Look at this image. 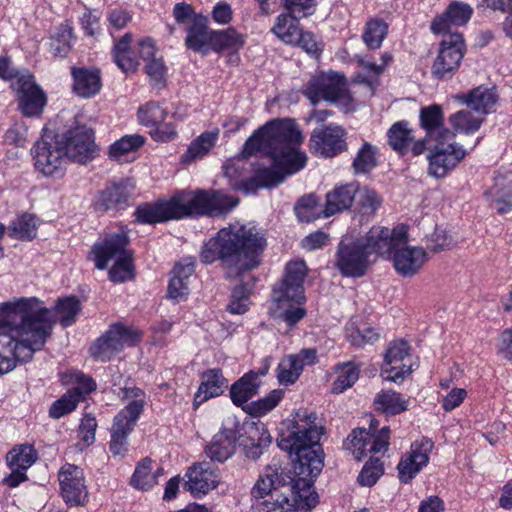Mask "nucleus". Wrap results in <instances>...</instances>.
<instances>
[{
  "label": "nucleus",
  "mask_w": 512,
  "mask_h": 512,
  "mask_svg": "<svg viewBox=\"0 0 512 512\" xmlns=\"http://www.w3.org/2000/svg\"><path fill=\"white\" fill-rule=\"evenodd\" d=\"M81 310L76 297L59 299L53 310L37 298H19L0 305V374L12 371L17 361H29L43 348L55 322L68 327Z\"/></svg>",
  "instance_id": "nucleus-1"
},
{
  "label": "nucleus",
  "mask_w": 512,
  "mask_h": 512,
  "mask_svg": "<svg viewBox=\"0 0 512 512\" xmlns=\"http://www.w3.org/2000/svg\"><path fill=\"white\" fill-rule=\"evenodd\" d=\"M302 141L300 130H256L244 145L243 157L225 162L224 174L233 188L245 193L255 186H276L305 167Z\"/></svg>",
  "instance_id": "nucleus-2"
},
{
  "label": "nucleus",
  "mask_w": 512,
  "mask_h": 512,
  "mask_svg": "<svg viewBox=\"0 0 512 512\" xmlns=\"http://www.w3.org/2000/svg\"><path fill=\"white\" fill-rule=\"evenodd\" d=\"M322 427L317 415L306 409H299L282 423L278 445L293 459V472L298 480L293 486L292 508L298 512L316 506L318 496L312 488V480L324 466L323 450L319 445Z\"/></svg>",
  "instance_id": "nucleus-3"
},
{
  "label": "nucleus",
  "mask_w": 512,
  "mask_h": 512,
  "mask_svg": "<svg viewBox=\"0 0 512 512\" xmlns=\"http://www.w3.org/2000/svg\"><path fill=\"white\" fill-rule=\"evenodd\" d=\"M266 246L263 233L252 223L235 222L218 231L201 249V260L210 264L220 260L228 277L256 268Z\"/></svg>",
  "instance_id": "nucleus-4"
},
{
  "label": "nucleus",
  "mask_w": 512,
  "mask_h": 512,
  "mask_svg": "<svg viewBox=\"0 0 512 512\" xmlns=\"http://www.w3.org/2000/svg\"><path fill=\"white\" fill-rule=\"evenodd\" d=\"M237 204L238 199L219 191L182 190L168 200L141 205L134 214L140 223L155 224L192 216L220 214Z\"/></svg>",
  "instance_id": "nucleus-5"
},
{
  "label": "nucleus",
  "mask_w": 512,
  "mask_h": 512,
  "mask_svg": "<svg viewBox=\"0 0 512 512\" xmlns=\"http://www.w3.org/2000/svg\"><path fill=\"white\" fill-rule=\"evenodd\" d=\"M428 130L427 138V173L434 178H444L453 171L466 157L469 150L476 146V141L468 145L464 137L474 130Z\"/></svg>",
  "instance_id": "nucleus-6"
},
{
  "label": "nucleus",
  "mask_w": 512,
  "mask_h": 512,
  "mask_svg": "<svg viewBox=\"0 0 512 512\" xmlns=\"http://www.w3.org/2000/svg\"><path fill=\"white\" fill-rule=\"evenodd\" d=\"M307 267L304 261L290 262L286 266L283 280L274 287L272 292L275 317L282 318L289 326L295 325L306 314L303 282Z\"/></svg>",
  "instance_id": "nucleus-7"
},
{
  "label": "nucleus",
  "mask_w": 512,
  "mask_h": 512,
  "mask_svg": "<svg viewBox=\"0 0 512 512\" xmlns=\"http://www.w3.org/2000/svg\"><path fill=\"white\" fill-rule=\"evenodd\" d=\"M357 79L358 85H354L349 90L342 74L333 71L320 73L309 81L305 95L313 104L328 101L336 104L345 112L352 111L358 103L353 95L357 94L361 88L365 89L367 96L373 94V86L370 82L360 79V76Z\"/></svg>",
  "instance_id": "nucleus-8"
},
{
  "label": "nucleus",
  "mask_w": 512,
  "mask_h": 512,
  "mask_svg": "<svg viewBox=\"0 0 512 512\" xmlns=\"http://www.w3.org/2000/svg\"><path fill=\"white\" fill-rule=\"evenodd\" d=\"M129 238L124 228L107 234L97 241L91 254L98 269H105L110 261L114 264L109 270V278L113 282H124L132 278V253L127 248Z\"/></svg>",
  "instance_id": "nucleus-9"
},
{
  "label": "nucleus",
  "mask_w": 512,
  "mask_h": 512,
  "mask_svg": "<svg viewBox=\"0 0 512 512\" xmlns=\"http://www.w3.org/2000/svg\"><path fill=\"white\" fill-rule=\"evenodd\" d=\"M124 408L115 416L111 428L110 451L114 455H122L127 449V437L133 430L146 405V395L137 387L121 389Z\"/></svg>",
  "instance_id": "nucleus-10"
},
{
  "label": "nucleus",
  "mask_w": 512,
  "mask_h": 512,
  "mask_svg": "<svg viewBox=\"0 0 512 512\" xmlns=\"http://www.w3.org/2000/svg\"><path fill=\"white\" fill-rule=\"evenodd\" d=\"M53 133L55 144L59 145L66 160L80 165H87L99 154L95 136L89 130H45Z\"/></svg>",
  "instance_id": "nucleus-11"
},
{
  "label": "nucleus",
  "mask_w": 512,
  "mask_h": 512,
  "mask_svg": "<svg viewBox=\"0 0 512 512\" xmlns=\"http://www.w3.org/2000/svg\"><path fill=\"white\" fill-rule=\"evenodd\" d=\"M141 336L142 333L136 328L113 324L91 345L90 355L96 360L108 361L124 348L137 344Z\"/></svg>",
  "instance_id": "nucleus-12"
},
{
  "label": "nucleus",
  "mask_w": 512,
  "mask_h": 512,
  "mask_svg": "<svg viewBox=\"0 0 512 512\" xmlns=\"http://www.w3.org/2000/svg\"><path fill=\"white\" fill-rule=\"evenodd\" d=\"M368 256L374 259L383 257L392 259L398 247L408 242L407 228L399 225L394 229L373 227L365 238L359 240Z\"/></svg>",
  "instance_id": "nucleus-13"
},
{
  "label": "nucleus",
  "mask_w": 512,
  "mask_h": 512,
  "mask_svg": "<svg viewBox=\"0 0 512 512\" xmlns=\"http://www.w3.org/2000/svg\"><path fill=\"white\" fill-rule=\"evenodd\" d=\"M53 133L43 130L41 138L34 144V165L46 177L60 178L66 171L67 160Z\"/></svg>",
  "instance_id": "nucleus-14"
},
{
  "label": "nucleus",
  "mask_w": 512,
  "mask_h": 512,
  "mask_svg": "<svg viewBox=\"0 0 512 512\" xmlns=\"http://www.w3.org/2000/svg\"><path fill=\"white\" fill-rule=\"evenodd\" d=\"M390 430L383 427L375 434L364 428L355 429L347 437L344 447L357 460H362L368 455L374 456L384 453L389 445Z\"/></svg>",
  "instance_id": "nucleus-15"
},
{
  "label": "nucleus",
  "mask_w": 512,
  "mask_h": 512,
  "mask_svg": "<svg viewBox=\"0 0 512 512\" xmlns=\"http://www.w3.org/2000/svg\"><path fill=\"white\" fill-rule=\"evenodd\" d=\"M465 52L464 39L459 33L444 35L431 72L436 78L450 77L460 66Z\"/></svg>",
  "instance_id": "nucleus-16"
},
{
  "label": "nucleus",
  "mask_w": 512,
  "mask_h": 512,
  "mask_svg": "<svg viewBox=\"0 0 512 512\" xmlns=\"http://www.w3.org/2000/svg\"><path fill=\"white\" fill-rule=\"evenodd\" d=\"M11 88L25 116L35 117L42 113L47 99L44 91L35 83L33 75L25 72L17 76L16 81L11 82Z\"/></svg>",
  "instance_id": "nucleus-17"
},
{
  "label": "nucleus",
  "mask_w": 512,
  "mask_h": 512,
  "mask_svg": "<svg viewBox=\"0 0 512 512\" xmlns=\"http://www.w3.org/2000/svg\"><path fill=\"white\" fill-rule=\"evenodd\" d=\"M60 494L69 506H83L89 500L84 471L74 464H65L58 473Z\"/></svg>",
  "instance_id": "nucleus-18"
},
{
  "label": "nucleus",
  "mask_w": 512,
  "mask_h": 512,
  "mask_svg": "<svg viewBox=\"0 0 512 512\" xmlns=\"http://www.w3.org/2000/svg\"><path fill=\"white\" fill-rule=\"evenodd\" d=\"M413 359L406 341L397 340L390 344L384 357L381 375L384 380L401 382L412 372Z\"/></svg>",
  "instance_id": "nucleus-19"
},
{
  "label": "nucleus",
  "mask_w": 512,
  "mask_h": 512,
  "mask_svg": "<svg viewBox=\"0 0 512 512\" xmlns=\"http://www.w3.org/2000/svg\"><path fill=\"white\" fill-rule=\"evenodd\" d=\"M432 449L433 442L427 438L412 443L410 450L402 456L397 466L401 482L408 483L428 464Z\"/></svg>",
  "instance_id": "nucleus-20"
},
{
  "label": "nucleus",
  "mask_w": 512,
  "mask_h": 512,
  "mask_svg": "<svg viewBox=\"0 0 512 512\" xmlns=\"http://www.w3.org/2000/svg\"><path fill=\"white\" fill-rule=\"evenodd\" d=\"M371 262L360 241L348 243L347 239L340 243L337 266L347 276H361Z\"/></svg>",
  "instance_id": "nucleus-21"
},
{
  "label": "nucleus",
  "mask_w": 512,
  "mask_h": 512,
  "mask_svg": "<svg viewBox=\"0 0 512 512\" xmlns=\"http://www.w3.org/2000/svg\"><path fill=\"white\" fill-rule=\"evenodd\" d=\"M317 360L315 349H303L281 359L277 367V379L281 385H292L300 377L305 366L313 365Z\"/></svg>",
  "instance_id": "nucleus-22"
},
{
  "label": "nucleus",
  "mask_w": 512,
  "mask_h": 512,
  "mask_svg": "<svg viewBox=\"0 0 512 512\" xmlns=\"http://www.w3.org/2000/svg\"><path fill=\"white\" fill-rule=\"evenodd\" d=\"M184 488L197 496L207 494L219 483V477L207 462L198 463L188 469L185 474Z\"/></svg>",
  "instance_id": "nucleus-23"
},
{
  "label": "nucleus",
  "mask_w": 512,
  "mask_h": 512,
  "mask_svg": "<svg viewBox=\"0 0 512 512\" xmlns=\"http://www.w3.org/2000/svg\"><path fill=\"white\" fill-rule=\"evenodd\" d=\"M392 261L398 274L411 277L423 267L427 261V253L422 247L409 246L406 243L398 247Z\"/></svg>",
  "instance_id": "nucleus-24"
},
{
  "label": "nucleus",
  "mask_w": 512,
  "mask_h": 512,
  "mask_svg": "<svg viewBox=\"0 0 512 512\" xmlns=\"http://www.w3.org/2000/svg\"><path fill=\"white\" fill-rule=\"evenodd\" d=\"M134 189L133 183L128 179L112 182L101 191L95 201V207L99 211H108L114 208H122L128 203Z\"/></svg>",
  "instance_id": "nucleus-25"
},
{
  "label": "nucleus",
  "mask_w": 512,
  "mask_h": 512,
  "mask_svg": "<svg viewBox=\"0 0 512 512\" xmlns=\"http://www.w3.org/2000/svg\"><path fill=\"white\" fill-rule=\"evenodd\" d=\"M230 427L223 428L212 439L206 448L207 456L217 462H224L232 456L236 448L237 422L235 419H228Z\"/></svg>",
  "instance_id": "nucleus-26"
},
{
  "label": "nucleus",
  "mask_w": 512,
  "mask_h": 512,
  "mask_svg": "<svg viewBox=\"0 0 512 512\" xmlns=\"http://www.w3.org/2000/svg\"><path fill=\"white\" fill-rule=\"evenodd\" d=\"M472 8L463 2L451 3L447 10L434 18L431 23V30L436 35H447L452 26L465 25L472 16Z\"/></svg>",
  "instance_id": "nucleus-27"
},
{
  "label": "nucleus",
  "mask_w": 512,
  "mask_h": 512,
  "mask_svg": "<svg viewBox=\"0 0 512 512\" xmlns=\"http://www.w3.org/2000/svg\"><path fill=\"white\" fill-rule=\"evenodd\" d=\"M346 149L343 130H315L310 138L312 153L333 157Z\"/></svg>",
  "instance_id": "nucleus-28"
},
{
  "label": "nucleus",
  "mask_w": 512,
  "mask_h": 512,
  "mask_svg": "<svg viewBox=\"0 0 512 512\" xmlns=\"http://www.w3.org/2000/svg\"><path fill=\"white\" fill-rule=\"evenodd\" d=\"M415 132L416 130H389L388 142L400 154L411 152L414 156L421 155L427 149L428 130L423 135Z\"/></svg>",
  "instance_id": "nucleus-29"
},
{
  "label": "nucleus",
  "mask_w": 512,
  "mask_h": 512,
  "mask_svg": "<svg viewBox=\"0 0 512 512\" xmlns=\"http://www.w3.org/2000/svg\"><path fill=\"white\" fill-rule=\"evenodd\" d=\"M486 196L499 214L512 211V172L498 174Z\"/></svg>",
  "instance_id": "nucleus-30"
},
{
  "label": "nucleus",
  "mask_w": 512,
  "mask_h": 512,
  "mask_svg": "<svg viewBox=\"0 0 512 512\" xmlns=\"http://www.w3.org/2000/svg\"><path fill=\"white\" fill-rule=\"evenodd\" d=\"M195 270L194 261L191 258L184 259L173 269V276L168 286V296L176 301H183L190 292V277Z\"/></svg>",
  "instance_id": "nucleus-31"
},
{
  "label": "nucleus",
  "mask_w": 512,
  "mask_h": 512,
  "mask_svg": "<svg viewBox=\"0 0 512 512\" xmlns=\"http://www.w3.org/2000/svg\"><path fill=\"white\" fill-rule=\"evenodd\" d=\"M213 32L208 30L205 17L195 16L187 28L185 43L188 48L207 55L212 48Z\"/></svg>",
  "instance_id": "nucleus-32"
},
{
  "label": "nucleus",
  "mask_w": 512,
  "mask_h": 512,
  "mask_svg": "<svg viewBox=\"0 0 512 512\" xmlns=\"http://www.w3.org/2000/svg\"><path fill=\"white\" fill-rule=\"evenodd\" d=\"M455 99L477 113L487 114L495 110L498 94L494 88L479 86L467 94L456 95Z\"/></svg>",
  "instance_id": "nucleus-33"
},
{
  "label": "nucleus",
  "mask_w": 512,
  "mask_h": 512,
  "mask_svg": "<svg viewBox=\"0 0 512 512\" xmlns=\"http://www.w3.org/2000/svg\"><path fill=\"white\" fill-rule=\"evenodd\" d=\"M227 388V381L219 369H209L202 375L201 384L194 396V406L221 395Z\"/></svg>",
  "instance_id": "nucleus-34"
},
{
  "label": "nucleus",
  "mask_w": 512,
  "mask_h": 512,
  "mask_svg": "<svg viewBox=\"0 0 512 512\" xmlns=\"http://www.w3.org/2000/svg\"><path fill=\"white\" fill-rule=\"evenodd\" d=\"M245 42V36L234 28L214 31L211 50L215 52L230 51L229 61L238 63L240 58L237 53L244 46Z\"/></svg>",
  "instance_id": "nucleus-35"
},
{
  "label": "nucleus",
  "mask_w": 512,
  "mask_h": 512,
  "mask_svg": "<svg viewBox=\"0 0 512 512\" xmlns=\"http://www.w3.org/2000/svg\"><path fill=\"white\" fill-rule=\"evenodd\" d=\"M357 191L358 186L354 183L336 186L326 195L324 216L329 217L350 208Z\"/></svg>",
  "instance_id": "nucleus-36"
},
{
  "label": "nucleus",
  "mask_w": 512,
  "mask_h": 512,
  "mask_svg": "<svg viewBox=\"0 0 512 512\" xmlns=\"http://www.w3.org/2000/svg\"><path fill=\"white\" fill-rule=\"evenodd\" d=\"M131 35L126 34L120 38L113 48V59L115 64L125 74L134 73L139 66V57L135 47H131Z\"/></svg>",
  "instance_id": "nucleus-37"
},
{
  "label": "nucleus",
  "mask_w": 512,
  "mask_h": 512,
  "mask_svg": "<svg viewBox=\"0 0 512 512\" xmlns=\"http://www.w3.org/2000/svg\"><path fill=\"white\" fill-rule=\"evenodd\" d=\"M299 19L288 11L281 13L276 17L271 32L283 43L295 45L300 39L302 29L298 23Z\"/></svg>",
  "instance_id": "nucleus-38"
},
{
  "label": "nucleus",
  "mask_w": 512,
  "mask_h": 512,
  "mask_svg": "<svg viewBox=\"0 0 512 512\" xmlns=\"http://www.w3.org/2000/svg\"><path fill=\"white\" fill-rule=\"evenodd\" d=\"M144 141L139 134L125 135L109 147V158L119 163L131 162L135 159L134 153L144 144Z\"/></svg>",
  "instance_id": "nucleus-39"
},
{
  "label": "nucleus",
  "mask_w": 512,
  "mask_h": 512,
  "mask_svg": "<svg viewBox=\"0 0 512 512\" xmlns=\"http://www.w3.org/2000/svg\"><path fill=\"white\" fill-rule=\"evenodd\" d=\"M260 380L254 371L244 374L230 389L232 402L237 406L247 405V402L258 393Z\"/></svg>",
  "instance_id": "nucleus-40"
},
{
  "label": "nucleus",
  "mask_w": 512,
  "mask_h": 512,
  "mask_svg": "<svg viewBox=\"0 0 512 512\" xmlns=\"http://www.w3.org/2000/svg\"><path fill=\"white\" fill-rule=\"evenodd\" d=\"M74 90L82 97H90L101 87L100 72L97 69L73 68Z\"/></svg>",
  "instance_id": "nucleus-41"
},
{
  "label": "nucleus",
  "mask_w": 512,
  "mask_h": 512,
  "mask_svg": "<svg viewBox=\"0 0 512 512\" xmlns=\"http://www.w3.org/2000/svg\"><path fill=\"white\" fill-rule=\"evenodd\" d=\"M245 433L249 442L246 444L247 454L256 459L263 453V449L271 444L272 437L265 424L260 421L247 424Z\"/></svg>",
  "instance_id": "nucleus-42"
},
{
  "label": "nucleus",
  "mask_w": 512,
  "mask_h": 512,
  "mask_svg": "<svg viewBox=\"0 0 512 512\" xmlns=\"http://www.w3.org/2000/svg\"><path fill=\"white\" fill-rule=\"evenodd\" d=\"M373 404L377 411L396 415L407 410L408 400L396 391L383 390L375 396Z\"/></svg>",
  "instance_id": "nucleus-43"
},
{
  "label": "nucleus",
  "mask_w": 512,
  "mask_h": 512,
  "mask_svg": "<svg viewBox=\"0 0 512 512\" xmlns=\"http://www.w3.org/2000/svg\"><path fill=\"white\" fill-rule=\"evenodd\" d=\"M360 368L352 362H344L335 367V380L332 392L340 394L351 388L359 378Z\"/></svg>",
  "instance_id": "nucleus-44"
},
{
  "label": "nucleus",
  "mask_w": 512,
  "mask_h": 512,
  "mask_svg": "<svg viewBox=\"0 0 512 512\" xmlns=\"http://www.w3.org/2000/svg\"><path fill=\"white\" fill-rule=\"evenodd\" d=\"M217 140L218 133L216 130L203 132L191 142L187 152L182 156V161L191 162L204 157L213 148Z\"/></svg>",
  "instance_id": "nucleus-45"
},
{
  "label": "nucleus",
  "mask_w": 512,
  "mask_h": 512,
  "mask_svg": "<svg viewBox=\"0 0 512 512\" xmlns=\"http://www.w3.org/2000/svg\"><path fill=\"white\" fill-rule=\"evenodd\" d=\"M253 512H287L292 509L290 499L279 491H274L266 497L252 500Z\"/></svg>",
  "instance_id": "nucleus-46"
},
{
  "label": "nucleus",
  "mask_w": 512,
  "mask_h": 512,
  "mask_svg": "<svg viewBox=\"0 0 512 512\" xmlns=\"http://www.w3.org/2000/svg\"><path fill=\"white\" fill-rule=\"evenodd\" d=\"M38 220L34 215L22 214L9 226V235L19 240H32L36 237Z\"/></svg>",
  "instance_id": "nucleus-47"
},
{
  "label": "nucleus",
  "mask_w": 512,
  "mask_h": 512,
  "mask_svg": "<svg viewBox=\"0 0 512 512\" xmlns=\"http://www.w3.org/2000/svg\"><path fill=\"white\" fill-rule=\"evenodd\" d=\"M161 469L155 472L152 469V461L149 459L143 460L135 469L132 477V485L140 490H149L157 484V477Z\"/></svg>",
  "instance_id": "nucleus-48"
},
{
  "label": "nucleus",
  "mask_w": 512,
  "mask_h": 512,
  "mask_svg": "<svg viewBox=\"0 0 512 512\" xmlns=\"http://www.w3.org/2000/svg\"><path fill=\"white\" fill-rule=\"evenodd\" d=\"M387 29L388 26L383 20L377 18L370 19L366 23L362 35L366 46L370 49H378L386 37Z\"/></svg>",
  "instance_id": "nucleus-49"
},
{
  "label": "nucleus",
  "mask_w": 512,
  "mask_h": 512,
  "mask_svg": "<svg viewBox=\"0 0 512 512\" xmlns=\"http://www.w3.org/2000/svg\"><path fill=\"white\" fill-rule=\"evenodd\" d=\"M279 483V474L276 469L268 467L254 484L251 495L252 500L266 497L274 491H278L276 485Z\"/></svg>",
  "instance_id": "nucleus-50"
},
{
  "label": "nucleus",
  "mask_w": 512,
  "mask_h": 512,
  "mask_svg": "<svg viewBox=\"0 0 512 512\" xmlns=\"http://www.w3.org/2000/svg\"><path fill=\"white\" fill-rule=\"evenodd\" d=\"M37 453L30 445H21L12 449L7 455L10 469H28L36 460Z\"/></svg>",
  "instance_id": "nucleus-51"
},
{
  "label": "nucleus",
  "mask_w": 512,
  "mask_h": 512,
  "mask_svg": "<svg viewBox=\"0 0 512 512\" xmlns=\"http://www.w3.org/2000/svg\"><path fill=\"white\" fill-rule=\"evenodd\" d=\"M284 391L281 389L272 390L268 395L258 399L250 404H247L246 410L253 416H263L272 411L282 400Z\"/></svg>",
  "instance_id": "nucleus-52"
},
{
  "label": "nucleus",
  "mask_w": 512,
  "mask_h": 512,
  "mask_svg": "<svg viewBox=\"0 0 512 512\" xmlns=\"http://www.w3.org/2000/svg\"><path fill=\"white\" fill-rule=\"evenodd\" d=\"M166 117V111L157 103H148L138 109V122L142 126L158 127Z\"/></svg>",
  "instance_id": "nucleus-53"
},
{
  "label": "nucleus",
  "mask_w": 512,
  "mask_h": 512,
  "mask_svg": "<svg viewBox=\"0 0 512 512\" xmlns=\"http://www.w3.org/2000/svg\"><path fill=\"white\" fill-rule=\"evenodd\" d=\"M295 212L298 219L302 222H310L320 216L317 199L313 195L302 197L296 207Z\"/></svg>",
  "instance_id": "nucleus-54"
},
{
  "label": "nucleus",
  "mask_w": 512,
  "mask_h": 512,
  "mask_svg": "<svg viewBox=\"0 0 512 512\" xmlns=\"http://www.w3.org/2000/svg\"><path fill=\"white\" fill-rule=\"evenodd\" d=\"M382 474V463L380 462V459L374 455L370 457V460L362 468L358 476V481L360 485L370 487L377 482Z\"/></svg>",
  "instance_id": "nucleus-55"
},
{
  "label": "nucleus",
  "mask_w": 512,
  "mask_h": 512,
  "mask_svg": "<svg viewBox=\"0 0 512 512\" xmlns=\"http://www.w3.org/2000/svg\"><path fill=\"white\" fill-rule=\"evenodd\" d=\"M66 377L65 383L75 385V387L69 391L75 392L76 395L80 397V400L83 399L84 395L89 394L96 388L93 379L79 371H72L67 374Z\"/></svg>",
  "instance_id": "nucleus-56"
},
{
  "label": "nucleus",
  "mask_w": 512,
  "mask_h": 512,
  "mask_svg": "<svg viewBox=\"0 0 512 512\" xmlns=\"http://www.w3.org/2000/svg\"><path fill=\"white\" fill-rule=\"evenodd\" d=\"M80 401V397L75 392L68 391L60 399L55 401L50 409L49 415L54 419H59L72 412Z\"/></svg>",
  "instance_id": "nucleus-57"
},
{
  "label": "nucleus",
  "mask_w": 512,
  "mask_h": 512,
  "mask_svg": "<svg viewBox=\"0 0 512 512\" xmlns=\"http://www.w3.org/2000/svg\"><path fill=\"white\" fill-rule=\"evenodd\" d=\"M377 164L376 150L368 143H364L354 159L353 166L357 173H366Z\"/></svg>",
  "instance_id": "nucleus-58"
},
{
  "label": "nucleus",
  "mask_w": 512,
  "mask_h": 512,
  "mask_svg": "<svg viewBox=\"0 0 512 512\" xmlns=\"http://www.w3.org/2000/svg\"><path fill=\"white\" fill-rule=\"evenodd\" d=\"M443 122L444 113L440 105L433 104L420 110L421 128H441Z\"/></svg>",
  "instance_id": "nucleus-59"
},
{
  "label": "nucleus",
  "mask_w": 512,
  "mask_h": 512,
  "mask_svg": "<svg viewBox=\"0 0 512 512\" xmlns=\"http://www.w3.org/2000/svg\"><path fill=\"white\" fill-rule=\"evenodd\" d=\"M250 308L249 291L244 286H237L233 289L231 300L227 306L231 314L241 315Z\"/></svg>",
  "instance_id": "nucleus-60"
},
{
  "label": "nucleus",
  "mask_w": 512,
  "mask_h": 512,
  "mask_svg": "<svg viewBox=\"0 0 512 512\" xmlns=\"http://www.w3.org/2000/svg\"><path fill=\"white\" fill-rule=\"evenodd\" d=\"M97 428L96 419L91 415H85L80 423L78 437L80 449L90 446L95 441V431Z\"/></svg>",
  "instance_id": "nucleus-61"
},
{
  "label": "nucleus",
  "mask_w": 512,
  "mask_h": 512,
  "mask_svg": "<svg viewBox=\"0 0 512 512\" xmlns=\"http://www.w3.org/2000/svg\"><path fill=\"white\" fill-rule=\"evenodd\" d=\"M318 0H283L286 11L294 17L305 18L315 12Z\"/></svg>",
  "instance_id": "nucleus-62"
},
{
  "label": "nucleus",
  "mask_w": 512,
  "mask_h": 512,
  "mask_svg": "<svg viewBox=\"0 0 512 512\" xmlns=\"http://www.w3.org/2000/svg\"><path fill=\"white\" fill-rule=\"evenodd\" d=\"M449 122L453 128H479L482 118L474 117L469 110H460L450 115Z\"/></svg>",
  "instance_id": "nucleus-63"
},
{
  "label": "nucleus",
  "mask_w": 512,
  "mask_h": 512,
  "mask_svg": "<svg viewBox=\"0 0 512 512\" xmlns=\"http://www.w3.org/2000/svg\"><path fill=\"white\" fill-rule=\"evenodd\" d=\"M359 193V204L363 209L364 213H373L375 212L381 204V199L378 194L369 188L358 189Z\"/></svg>",
  "instance_id": "nucleus-64"
}]
</instances>
